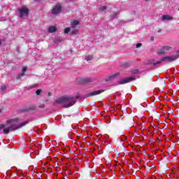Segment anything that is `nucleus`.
I'll return each mask as SVG.
<instances>
[{"instance_id":"a878e982","label":"nucleus","mask_w":179,"mask_h":179,"mask_svg":"<svg viewBox=\"0 0 179 179\" xmlns=\"http://www.w3.org/2000/svg\"><path fill=\"white\" fill-rule=\"evenodd\" d=\"M141 47H142V43H141L136 44V48H141Z\"/></svg>"},{"instance_id":"c756f323","label":"nucleus","mask_w":179,"mask_h":179,"mask_svg":"<svg viewBox=\"0 0 179 179\" xmlns=\"http://www.w3.org/2000/svg\"><path fill=\"white\" fill-rule=\"evenodd\" d=\"M48 96H51V92H48Z\"/></svg>"},{"instance_id":"ddd939ff","label":"nucleus","mask_w":179,"mask_h":179,"mask_svg":"<svg viewBox=\"0 0 179 179\" xmlns=\"http://www.w3.org/2000/svg\"><path fill=\"white\" fill-rule=\"evenodd\" d=\"M162 22H166V20H173V17L170 15H164L162 17Z\"/></svg>"},{"instance_id":"f704fd0d","label":"nucleus","mask_w":179,"mask_h":179,"mask_svg":"<svg viewBox=\"0 0 179 179\" xmlns=\"http://www.w3.org/2000/svg\"><path fill=\"white\" fill-rule=\"evenodd\" d=\"M0 45H1V41H0Z\"/></svg>"},{"instance_id":"393cba45","label":"nucleus","mask_w":179,"mask_h":179,"mask_svg":"<svg viewBox=\"0 0 179 179\" xmlns=\"http://www.w3.org/2000/svg\"><path fill=\"white\" fill-rule=\"evenodd\" d=\"M38 86V84H34V85H30L29 87V89H34V87H37Z\"/></svg>"},{"instance_id":"6e6552de","label":"nucleus","mask_w":179,"mask_h":179,"mask_svg":"<svg viewBox=\"0 0 179 179\" xmlns=\"http://www.w3.org/2000/svg\"><path fill=\"white\" fill-rule=\"evenodd\" d=\"M62 9V6H61V5H56L52 10V15H58V13H61Z\"/></svg>"},{"instance_id":"0eeeda50","label":"nucleus","mask_w":179,"mask_h":179,"mask_svg":"<svg viewBox=\"0 0 179 179\" xmlns=\"http://www.w3.org/2000/svg\"><path fill=\"white\" fill-rule=\"evenodd\" d=\"M103 92H104L103 90H99L97 91H94L92 92L87 93L86 94V96H83V99H86V97H92L93 96H97V94H101V93H103Z\"/></svg>"},{"instance_id":"4be33fe9","label":"nucleus","mask_w":179,"mask_h":179,"mask_svg":"<svg viewBox=\"0 0 179 179\" xmlns=\"http://www.w3.org/2000/svg\"><path fill=\"white\" fill-rule=\"evenodd\" d=\"M120 139L121 142H125V141H127V136H120Z\"/></svg>"},{"instance_id":"c9c22d12","label":"nucleus","mask_w":179,"mask_h":179,"mask_svg":"<svg viewBox=\"0 0 179 179\" xmlns=\"http://www.w3.org/2000/svg\"><path fill=\"white\" fill-rule=\"evenodd\" d=\"M145 1H148V0H145Z\"/></svg>"},{"instance_id":"4468645a","label":"nucleus","mask_w":179,"mask_h":179,"mask_svg":"<svg viewBox=\"0 0 179 179\" xmlns=\"http://www.w3.org/2000/svg\"><path fill=\"white\" fill-rule=\"evenodd\" d=\"M48 33H55L57 31V27L51 26L48 29Z\"/></svg>"},{"instance_id":"7ed1b4c3","label":"nucleus","mask_w":179,"mask_h":179,"mask_svg":"<svg viewBox=\"0 0 179 179\" xmlns=\"http://www.w3.org/2000/svg\"><path fill=\"white\" fill-rule=\"evenodd\" d=\"M94 79L92 78H78L76 82L78 85H86L87 83H90L94 82Z\"/></svg>"},{"instance_id":"20e7f679","label":"nucleus","mask_w":179,"mask_h":179,"mask_svg":"<svg viewBox=\"0 0 179 179\" xmlns=\"http://www.w3.org/2000/svg\"><path fill=\"white\" fill-rule=\"evenodd\" d=\"M18 13L21 19H24V17H27V16H29V8L26 7H22L21 8L18 9Z\"/></svg>"},{"instance_id":"f3484780","label":"nucleus","mask_w":179,"mask_h":179,"mask_svg":"<svg viewBox=\"0 0 179 179\" xmlns=\"http://www.w3.org/2000/svg\"><path fill=\"white\" fill-rule=\"evenodd\" d=\"M78 33H79V31L76 29H71V34L76 35Z\"/></svg>"},{"instance_id":"9d476101","label":"nucleus","mask_w":179,"mask_h":179,"mask_svg":"<svg viewBox=\"0 0 179 179\" xmlns=\"http://www.w3.org/2000/svg\"><path fill=\"white\" fill-rule=\"evenodd\" d=\"M27 71V67H23L22 68V73L18 74L17 76H16V79L17 80H19L20 79V78H23V76L24 75V73H26V71Z\"/></svg>"},{"instance_id":"f8f14e48","label":"nucleus","mask_w":179,"mask_h":179,"mask_svg":"<svg viewBox=\"0 0 179 179\" xmlns=\"http://www.w3.org/2000/svg\"><path fill=\"white\" fill-rule=\"evenodd\" d=\"M78 24H79V21L74 20L71 22V28L76 29V26H78Z\"/></svg>"},{"instance_id":"72a5a7b5","label":"nucleus","mask_w":179,"mask_h":179,"mask_svg":"<svg viewBox=\"0 0 179 179\" xmlns=\"http://www.w3.org/2000/svg\"><path fill=\"white\" fill-rule=\"evenodd\" d=\"M48 101V100H46L45 102L47 103Z\"/></svg>"},{"instance_id":"b1692460","label":"nucleus","mask_w":179,"mask_h":179,"mask_svg":"<svg viewBox=\"0 0 179 179\" xmlns=\"http://www.w3.org/2000/svg\"><path fill=\"white\" fill-rule=\"evenodd\" d=\"M131 73L133 75H136V73H139V70L138 69H134L131 71Z\"/></svg>"},{"instance_id":"1a4fd4ad","label":"nucleus","mask_w":179,"mask_h":179,"mask_svg":"<svg viewBox=\"0 0 179 179\" xmlns=\"http://www.w3.org/2000/svg\"><path fill=\"white\" fill-rule=\"evenodd\" d=\"M134 80H135V78L129 77L119 81V85H125V83H129V82H132Z\"/></svg>"},{"instance_id":"2f4dec72","label":"nucleus","mask_w":179,"mask_h":179,"mask_svg":"<svg viewBox=\"0 0 179 179\" xmlns=\"http://www.w3.org/2000/svg\"><path fill=\"white\" fill-rule=\"evenodd\" d=\"M0 113H2V110L0 109Z\"/></svg>"},{"instance_id":"473e14b6","label":"nucleus","mask_w":179,"mask_h":179,"mask_svg":"<svg viewBox=\"0 0 179 179\" xmlns=\"http://www.w3.org/2000/svg\"><path fill=\"white\" fill-rule=\"evenodd\" d=\"M17 50L19 51V48H17Z\"/></svg>"},{"instance_id":"c85d7f7f","label":"nucleus","mask_w":179,"mask_h":179,"mask_svg":"<svg viewBox=\"0 0 179 179\" xmlns=\"http://www.w3.org/2000/svg\"><path fill=\"white\" fill-rule=\"evenodd\" d=\"M158 33H162V29H159Z\"/></svg>"},{"instance_id":"6ab92c4d","label":"nucleus","mask_w":179,"mask_h":179,"mask_svg":"<svg viewBox=\"0 0 179 179\" xmlns=\"http://www.w3.org/2000/svg\"><path fill=\"white\" fill-rule=\"evenodd\" d=\"M106 9H107V6H101V7L99 8V11H100V12H104V10H106Z\"/></svg>"},{"instance_id":"39448f33","label":"nucleus","mask_w":179,"mask_h":179,"mask_svg":"<svg viewBox=\"0 0 179 179\" xmlns=\"http://www.w3.org/2000/svg\"><path fill=\"white\" fill-rule=\"evenodd\" d=\"M170 50H171V47L170 46H162L157 50V55H164L167 53V51H170Z\"/></svg>"},{"instance_id":"dca6fc26","label":"nucleus","mask_w":179,"mask_h":179,"mask_svg":"<svg viewBox=\"0 0 179 179\" xmlns=\"http://www.w3.org/2000/svg\"><path fill=\"white\" fill-rule=\"evenodd\" d=\"M118 16V13H113V14H110V17L111 19H115Z\"/></svg>"},{"instance_id":"412c9836","label":"nucleus","mask_w":179,"mask_h":179,"mask_svg":"<svg viewBox=\"0 0 179 179\" xmlns=\"http://www.w3.org/2000/svg\"><path fill=\"white\" fill-rule=\"evenodd\" d=\"M41 92H43V90L41 89H38L36 91V96H40L41 94Z\"/></svg>"},{"instance_id":"aec40b11","label":"nucleus","mask_w":179,"mask_h":179,"mask_svg":"<svg viewBox=\"0 0 179 179\" xmlns=\"http://www.w3.org/2000/svg\"><path fill=\"white\" fill-rule=\"evenodd\" d=\"M71 27H67V28H66L65 29H64V33L66 34H68V33H69V31H71Z\"/></svg>"},{"instance_id":"2eb2a0df","label":"nucleus","mask_w":179,"mask_h":179,"mask_svg":"<svg viewBox=\"0 0 179 179\" xmlns=\"http://www.w3.org/2000/svg\"><path fill=\"white\" fill-rule=\"evenodd\" d=\"M122 68H129L131 66V63L129 62H124L120 64Z\"/></svg>"},{"instance_id":"423d86ee","label":"nucleus","mask_w":179,"mask_h":179,"mask_svg":"<svg viewBox=\"0 0 179 179\" xmlns=\"http://www.w3.org/2000/svg\"><path fill=\"white\" fill-rule=\"evenodd\" d=\"M36 110V106L30 105L29 108H21L18 109V113H30V111H34Z\"/></svg>"},{"instance_id":"7c9ffc66","label":"nucleus","mask_w":179,"mask_h":179,"mask_svg":"<svg viewBox=\"0 0 179 179\" xmlns=\"http://www.w3.org/2000/svg\"><path fill=\"white\" fill-rule=\"evenodd\" d=\"M36 2H39L40 0H36Z\"/></svg>"},{"instance_id":"bb28decb","label":"nucleus","mask_w":179,"mask_h":179,"mask_svg":"<svg viewBox=\"0 0 179 179\" xmlns=\"http://www.w3.org/2000/svg\"><path fill=\"white\" fill-rule=\"evenodd\" d=\"M44 107H45V105L44 104H41L39 106V108H44Z\"/></svg>"},{"instance_id":"f03ea898","label":"nucleus","mask_w":179,"mask_h":179,"mask_svg":"<svg viewBox=\"0 0 179 179\" xmlns=\"http://www.w3.org/2000/svg\"><path fill=\"white\" fill-rule=\"evenodd\" d=\"M77 99H79L78 96H63L57 99L55 103L57 104H62L64 108H69V107H72V106H73V104L78 101Z\"/></svg>"},{"instance_id":"f257e3e1","label":"nucleus","mask_w":179,"mask_h":179,"mask_svg":"<svg viewBox=\"0 0 179 179\" xmlns=\"http://www.w3.org/2000/svg\"><path fill=\"white\" fill-rule=\"evenodd\" d=\"M177 52H178L177 55L162 57L161 59V60H159L158 62H157L156 59H155L148 60L146 64H147V65H150V66H152V69H156L159 68V65L162 64V63L164 62V61H166L168 63H170V62H173L178 59L179 50Z\"/></svg>"},{"instance_id":"a211bd4d","label":"nucleus","mask_w":179,"mask_h":179,"mask_svg":"<svg viewBox=\"0 0 179 179\" xmlns=\"http://www.w3.org/2000/svg\"><path fill=\"white\" fill-rule=\"evenodd\" d=\"M6 89H7V87L5 84L1 85V92H5V90H6Z\"/></svg>"},{"instance_id":"9b49d317","label":"nucleus","mask_w":179,"mask_h":179,"mask_svg":"<svg viewBox=\"0 0 179 179\" xmlns=\"http://www.w3.org/2000/svg\"><path fill=\"white\" fill-rule=\"evenodd\" d=\"M120 75V73H115L112 76H110L108 78H106V81L109 82V80H113V79H115Z\"/></svg>"},{"instance_id":"cd10ccee","label":"nucleus","mask_w":179,"mask_h":179,"mask_svg":"<svg viewBox=\"0 0 179 179\" xmlns=\"http://www.w3.org/2000/svg\"><path fill=\"white\" fill-rule=\"evenodd\" d=\"M154 40H155V38L153 36H152L151 38H150V41H154Z\"/></svg>"},{"instance_id":"5701e85b","label":"nucleus","mask_w":179,"mask_h":179,"mask_svg":"<svg viewBox=\"0 0 179 179\" xmlns=\"http://www.w3.org/2000/svg\"><path fill=\"white\" fill-rule=\"evenodd\" d=\"M85 59L87 61H92V59H93V56L92 55H88L87 57H85Z\"/></svg>"}]
</instances>
